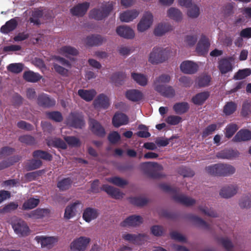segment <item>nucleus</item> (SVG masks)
<instances>
[{
  "instance_id": "nucleus-1",
  "label": "nucleus",
  "mask_w": 251,
  "mask_h": 251,
  "mask_svg": "<svg viewBox=\"0 0 251 251\" xmlns=\"http://www.w3.org/2000/svg\"><path fill=\"white\" fill-rule=\"evenodd\" d=\"M205 170L211 176H227L234 174L236 170L230 164L218 163L206 167Z\"/></svg>"
},
{
  "instance_id": "nucleus-2",
  "label": "nucleus",
  "mask_w": 251,
  "mask_h": 251,
  "mask_svg": "<svg viewBox=\"0 0 251 251\" xmlns=\"http://www.w3.org/2000/svg\"><path fill=\"white\" fill-rule=\"evenodd\" d=\"M160 188L166 192L174 194L173 199L177 202L186 206H191L196 203V201L191 198L183 195L177 194V193L179 191V190L176 188H173L166 184H161Z\"/></svg>"
},
{
  "instance_id": "nucleus-3",
  "label": "nucleus",
  "mask_w": 251,
  "mask_h": 251,
  "mask_svg": "<svg viewBox=\"0 0 251 251\" xmlns=\"http://www.w3.org/2000/svg\"><path fill=\"white\" fill-rule=\"evenodd\" d=\"M113 9L112 2L102 4L100 8H94L89 13V16L96 20H102L107 17Z\"/></svg>"
},
{
  "instance_id": "nucleus-4",
  "label": "nucleus",
  "mask_w": 251,
  "mask_h": 251,
  "mask_svg": "<svg viewBox=\"0 0 251 251\" xmlns=\"http://www.w3.org/2000/svg\"><path fill=\"white\" fill-rule=\"evenodd\" d=\"M140 167L149 177L153 178L160 177V175L157 171L161 170L163 168L158 163L154 162H145L141 163Z\"/></svg>"
},
{
  "instance_id": "nucleus-5",
  "label": "nucleus",
  "mask_w": 251,
  "mask_h": 251,
  "mask_svg": "<svg viewBox=\"0 0 251 251\" xmlns=\"http://www.w3.org/2000/svg\"><path fill=\"white\" fill-rule=\"evenodd\" d=\"M169 50L161 47H154L151 52L149 61L151 64H158L164 62L168 58Z\"/></svg>"
},
{
  "instance_id": "nucleus-6",
  "label": "nucleus",
  "mask_w": 251,
  "mask_h": 251,
  "mask_svg": "<svg viewBox=\"0 0 251 251\" xmlns=\"http://www.w3.org/2000/svg\"><path fill=\"white\" fill-rule=\"evenodd\" d=\"M68 126L75 128H82L85 125L84 118L81 114L78 112H71L66 120Z\"/></svg>"
},
{
  "instance_id": "nucleus-7",
  "label": "nucleus",
  "mask_w": 251,
  "mask_h": 251,
  "mask_svg": "<svg viewBox=\"0 0 251 251\" xmlns=\"http://www.w3.org/2000/svg\"><path fill=\"white\" fill-rule=\"evenodd\" d=\"M12 226L14 232L20 237H25L29 234V226L25 221L21 219L13 222Z\"/></svg>"
},
{
  "instance_id": "nucleus-8",
  "label": "nucleus",
  "mask_w": 251,
  "mask_h": 251,
  "mask_svg": "<svg viewBox=\"0 0 251 251\" xmlns=\"http://www.w3.org/2000/svg\"><path fill=\"white\" fill-rule=\"evenodd\" d=\"M91 242V239L85 236H80L74 240L70 244L73 251H85Z\"/></svg>"
},
{
  "instance_id": "nucleus-9",
  "label": "nucleus",
  "mask_w": 251,
  "mask_h": 251,
  "mask_svg": "<svg viewBox=\"0 0 251 251\" xmlns=\"http://www.w3.org/2000/svg\"><path fill=\"white\" fill-rule=\"evenodd\" d=\"M153 15L149 12H145L137 25L138 31L142 32L150 27L153 22Z\"/></svg>"
},
{
  "instance_id": "nucleus-10",
  "label": "nucleus",
  "mask_w": 251,
  "mask_h": 251,
  "mask_svg": "<svg viewBox=\"0 0 251 251\" xmlns=\"http://www.w3.org/2000/svg\"><path fill=\"white\" fill-rule=\"evenodd\" d=\"M89 127L92 132L96 136L103 137L105 135V131L102 125L94 119L89 120Z\"/></svg>"
},
{
  "instance_id": "nucleus-11",
  "label": "nucleus",
  "mask_w": 251,
  "mask_h": 251,
  "mask_svg": "<svg viewBox=\"0 0 251 251\" xmlns=\"http://www.w3.org/2000/svg\"><path fill=\"white\" fill-rule=\"evenodd\" d=\"M90 7V3L84 2L78 3L70 9V12L74 16L82 17L87 12Z\"/></svg>"
},
{
  "instance_id": "nucleus-12",
  "label": "nucleus",
  "mask_w": 251,
  "mask_h": 251,
  "mask_svg": "<svg viewBox=\"0 0 251 251\" xmlns=\"http://www.w3.org/2000/svg\"><path fill=\"white\" fill-rule=\"evenodd\" d=\"M37 102L39 106L44 108H50L55 104V100L44 93L38 95Z\"/></svg>"
},
{
  "instance_id": "nucleus-13",
  "label": "nucleus",
  "mask_w": 251,
  "mask_h": 251,
  "mask_svg": "<svg viewBox=\"0 0 251 251\" xmlns=\"http://www.w3.org/2000/svg\"><path fill=\"white\" fill-rule=\"evenodd\" d=\"M123 239L132 243L134 244L141 245L146 240L147 235L146 234H130L127 233L123 234L122 236Z\"/></svg>"
},
{
  "instance_id": "nucleus-14",
  "label": "nucleus",
  "mask_w": 251,
  "mask_h": 251,
  "mask_svg": "<svg viewBox=\"0 0 251 251\" xmlns=\"http://www.w3.org/2000/svg\"><path fill=\"white\" fill-rule=\"evenodd\" d=\"M209 46L208 38L206 36L202 35L197 44L196 51L200 55H204L207 53Z\"/></svg>"
},
{
  "instance_id": "nucleus-15",
  "label": "nucleus",
  "mask_w": 251,
  "mask_h": 251,
  "mask_svg": "<svg viewBox=\"0 0 251 251\" xmlns=\"http://www.w3.org/2000/svg\"><path fill=\"white\" fill-rule=\"evenodd\" d=\"M81 205L82 203L79 201H76L68 205L65 210L64 218L69 220L75 216L77 212V209Z\"/></svg>"
},
{
  "instance_id": "nucleus-16",
  "label": "nucleus",
  "mask_w": 251,
  "mask_h": 251,
  "mask_svg": "<svg viewBox=\"0 0 251 251\" xmlns=\"http://www.w3.org/2000/svg\"><path fill=\"white\" fill-rule=\"evenodd\" d=\"M239 152L237 150L233 149H225L221 151L216 154L218 158L232 160L237 157Z\"/></svg>"
},
{
  "instance_id": "nucleus-17",
  "label": "nucleus",
  "mask_w": 251,
  "mask_h": 251,
  "mask_svg": "<svg viewBox=\"0 0 251 251\" xmlns=\"http://www.w3.org/2000/svg\"><path fill=\"white\" fill-rule=\"evenodd\" d=\"M238 187L236 185H229L222 188L220 195L224 198L228 199L232 197L237 193Z\"/></svg>"
},
{
  "instance_id": "nucleus-18",
  "label": "nucleus",
  "mask_w": 251,
  "mask_h": 251,
  "mask_svg": "<svg viewBox=\"0 0 251 251\" xmlns=\"http://www.w3.org/2000/svg\"><path fill=\"white\" fill-rule=\"evenodd\" d=\"M35 240L40 243L42 247H51L58 241V238L55 237H46L44 236H37Z\"/></svg>"
},
{
  "instance_id": "nucleus-19",
  "label": "nucleus",
  "mask_w": 251,
  "mask_h": 251,
  "mask_svg": "<svg viewBox=\"0 0 251 251\" xmlns=\"http://www.w3.org/2000/svg\"><path fill=\"white\" fill-rule=\"evenodd\" d=\"M142 223V219L141 216L131 215L126 218L120 225L123 227L135 226L139 225Z\"/></svg>"
},
{
  "instance_id": "nucleus-20",
  "label": "nucleus",
  "mask_w": 251,
  "mask_h": 251,
  "mask_svg": "<svg viewBox=\"0 0 251 251\" xmlns=\"http://www.w3.org/2000/svg\"><path fill=\"white\" fill-rule=\"evenodd\" d=\"M181 71L187 74H193L195 73L198 70L197 65L190 61H183L180 66Z\"/></svg>"
},
{
  "instance_id": "nucleus-21",
  "label": "nucleus",
  "mask_w": 251,
  "mask_h": 251,
  "mask_svg": "<svg viewBox=\"0 0 251 251\" xmlns=\"http://www.w3.org/2000/svg\"><path fill=\"white\" fill-rule=\"evenodd\" d=\"M129 119L128 117L122 113H116L112 118V124L115 127H119L121 126L127 125Z\"/></svg>"
},
{
  "instance_id": "nucleus-22",
  "label": "nucleus",
  "mask_w": 251,
  "mask_h": 251,
  "mask_svg": "<svg viewBox=\"0 0 251 251\" xmlns=\"http://www.w3.org/2000/svg\"><path fill=\"white\" fill-rule=\"evenodd\" d=\"M101 189L106 192L107 194L110 195L112 198L116 199H120L123 197V193L118 188L113 186H109L107 184H103Z\"/></svg>"
},
{
  "instance_id": "nucleus-23",
  "label": "nucleus",
  "mask_w": 251,
  "mask_h": 251,
  "mask_svg": "<svg viewBox=\"0 0 251 251\" xmlns=\"http://www.w3.org/2000/svg\"><path fill=\"white\" fill-rule=\"evenodd\" d=\"M94 104L96 108L107 109L110 105L109 98L104 94H100L94 101Z\"/></svg>"
},
{
  "instance_id": "nucleus-24",
  "label": "nucleus",
  "mask_w": 251,
  "mask_h": 251,
  "mask_svg": "<svg viewBox=\"0 0 251 251\" xmlns=\"http://www.w3.org/2000/svg\"><path fill=\"white\" fill-rule=\"evenodd\" d=\"M116 32L119 36L126 39H132L135 35L134 31L131 28L126 26L117 27Z\"/></svg>"
},
{
  "instance_id": "nucleus-25",
  "label": "nucleus",
  "mask_w": 251,
  "mask_h": 251,
  "mask_svg": "<svg viewBox=\"0 0 251 251\" xmlns=\"http://www.w3.org/2000/svg\"><path fill=\"white\" fill-rule=\"evenodd\" d=\"M157 87L155 90L164 97L172 98L175 96V90L172 86L166 85L162 87Z\"/></svg>"
},
{
  "instance_id": "nucleus-26",
  "label": "nucleus",
  "mask_w": 251,
  "mask_h": 251,
  "mask_svg": "<svg viewBox=\"0 0 251 251\" xmlns=\"http://www.w3.org/2000/svg\"><path fill=\"white\" fill-rule=\"evenodd\" d=\"M210 93L208 91H204L199 93L192 97V101L196 105H201L208 99Z\"/></svg>"
},
{
  "instance_id": "nucleus-27",
  "label": "nucleus",
  "mask_w": 251,
  "mask_h": 251,
  "mask_svg": "<svg viewBox=\"0 0 251 251\" xmlns=\"http://www.w3.org/2000/svg\"><path fill=\"white\" fill-rule=\"evenodd\" d=\"M218 69L222 74H225L232 70V66L228 59L224 58L218 63Z\"/></svg>"
},
{
  "instance_id": "nucleus-28",
  "label": "nucleus",
  "mask_w": 251,
  "mask_h": 251,
  "mask_svg": "<svg viewBox=\"0 0 251 251\" xmlns=\"http://www.w3.org/2000/svg\"><path fill=\"white\" fill-rule=\"evenodd\" d=\"M104 38L100 35H91L87 37L86 44L89 46H99L102 44Z\"/></svg>"
},
{
  "instance_id": "nucleus-29",
  "label": "nucleus",
  "mask_w": 251,
  "mask_h": 251,
  "mask_svg": "<svg viewBox=\"0 0 251 251\" xmlns=\"http://www.w3.org/2000/svg\"><path fill=\"white\" fill-rule=\"evenodd\" d=\"M47 144L49 147H53L63 150H65L67 148L65 142L59 138H53L47 140Z\"/></svg>"
},
{
  "instance_id": "nucleus-30",
  "label": "nucleus",
  "mask_w": 251,
  "mask_h": 251,
  "mask_svg": "<svg viewBox=\"0 0 251 251\" xmlns=\"http://www.w3.org/2000/svg\"><path fill=\"white\" fill-rule=\"evenodd\" d=\"M139 14L136 10H127L120 14V19L122 22H129L135 19Z\"/></svg>"
},
{
  "instance_id": "nucleus-31",
  "label": "nucleus",
  "mask_w": 251,
  "mask_h": 251,
  "mask_svg": "<svg viewBox=\"0 0 251 251\" xmlns=\"http://www.w3.org/2000/svg\"><path fill=\"white\" fill-rule=\"evenodd\" d=\"M77 94L83 100L86 101H90L94 99L97 93L94 89H79L77 92Z\"/></svg>"
},
{
  "instance_id": "nucleus-32",
  "label": "nucleus",
  "mask_w": 251,
  "mask_h": 251,
  "mask_svg": "<svg viewBox=\"0 0 251 251\" xmlns=\"http://www.w3.org/2000/svg\"><path fill=\"white\" fill-rule=\"evenodd\" d=\"M50 210L47 208H37L28 214V217L33 219H40L48 216Z\"/></svg>"
},
{
  "instance_id": "nucleus-33",
  "label": "nucleus",
  "mask_w": 251,
  "mask_h": 251,
  "mask_svg": "<svg viewBox=\"0 0 251 251\" xmlns=\"http://www.w3.org/2000/svg\"><path fill=\"white\" fill-rule=\"evenodd\" d=\"M251 139V131L248 129H241L233 138L235 142L248 141Z\"/></svg>"
},
{
  "instance_id": "nucleus-34",
  "label": "nucleus",
  "mask_w": 251,
  "mask_h": 251,
  "mask_svg": "<svg viewBox=\"0 0 251 251\" xmlns=\"http://www.w3.org/2000/svg\"><path fill=\"white\" fill-rule=\"evenodd\" d=\"M42 77V76L39 73L31 71H25L23 74L24 79L27 82L32 83L38 82Z\"/></svg>"
},
{
  "instance_id": "nucleus-35",
  "label": "nucleus",
  "mask_w": 251,
  "mask_h": 251,
  "mask_svg": "<svg viewBox=\"0 0 251 251\" xmlns=\"http://www.w3.org/2000/svg\"><path fill=\"white\" fill-rule=\"evenodd\" d=\"M126 98L132 101H138L141 100L143 97L142 93L136 89L129 90L126 93Z\"/></svg>"
},
{
  "instance_id": "nucleus-36",
  "label": "nucleus",
  "mask_w": 251,
  "mask_h": 251,
  "mask_svg": "<svg viewBox=\"0 0 251 251\" xmlns=\"http://www.w3.org/2000/svg\"><path fill=\"white\" fill-rule=\"evenodd\" d=\"M98 216V210L91 207L87 208L83 213V218L87 222H90L92 220L96 219Z\"/></svg>"
},
{
  "instance_id": "nucleus-37",
  "label": "nucleus",
  "mask_w": 251,
  "mask_h": 251,
  "mask_svg": "<svg viewBox=\"0 0 251 251\" xmlns=\"http://www.w3.org/2000/svg\"><path fill=\"white\" fill-rule=\"evenodd\" d=\"M171 80V77L169 75L162 74L156 77L154 81L153 85L154 90L157 88V87H162L166 85L165 84L169 83Z\"/></svg>"
},
{
  "instance_id": "nucleus-38",
  "label": "nucleus",
  "mask_w": 251,
  "mask_h": 251,
  "mask_svg": "<svg viewBox=\"0 0 251 251\" xmlns=\"http://www.w3.org/2000/svg\"><path fill=\"white\" fill-rule=\"evenodd\" d=\"M17 22L15 19H12L6 22L5 24L0 28V31L2 33L7 34L14 30L17 26Z\"/></svg>"
},
{
  "instance_id": "nucleus-39",
  "label": "nucleus",
  "mask_w": 251,
  "mask_h": 251,
  "mask_svg": "<svg viewBox=\"0 0 251 251\" xmlns=\"http://www.w3.org/2000/svg\"><path fill=\"white\" fill-rule=\"evenodd\" d=\"M172 26L168 23L159 24L155 27L154 33L156 36H162L167 32L172 30Z\"/></svg>"
},
{
  "instance_id": "nucleus-40",
  "label": "nucleus",
  "mask_w": 251,
  "mask_h": 251,
  "mask_svg": "<svg viewBox=\"0 0 251 251\" xmlns=\"http://www.w3.org/2000/svg\"><path fill=\"white\" fill-rule=\"evenodd\" d=\"M189 109V104L187 102H177L173 106V109L177 114H183L187 112Z\"/></svg>"
},
{
  "instance_id": "nucleus-41",
  "label": "nucleus",
  "mask_w": 251,
  "mask_h": 251,
  "mask_svg": "<svg viewBox=\"0 0 251 251\" xmlns=\"http://www.w3.org/2000/svg\"><path fill=\"white\" fill-rule=\"evenodd\" d=\"M32 155L35 158H41L43 160L50 161L52 159V156L46 151L36 150L33 151Z\"/></svg>"
},
{
  "instance_id": "nucleus-42",
  "label": "nucleus",
  "mask_w": 251,
  "mask_h": 251,
  "mask_svg": "<svg viewBox=\"0 0 251 251\" xmlns=\"http://www.w3.org/2000/svg\"><path fill=\"white\" fill-rule=\"evenodd\" d=\"M131 77L137 83L141 86H145L147 84L148 79L144 75L132 73Z\"/></svg>"
},
{
  "instance_id": "nucleus-43",
  "label": "nucleus",
  "mask_w": 251,
  "mask_h": 251,
  "mask_svg": "<svg viewBox=\"0 0 251 251\" xmlns=\"http://www.w3.org/2000/svg\"><path fill=\"white\" fill-rule=\"evenodd\" d=\"M168 16L170 18L176 21H180L182 19V13L177 8H170L168 11Z\"/></svg>"
},
{
  "instance_id": "nucleus-44",
  "label": "nucleus",
  "mask_w": 251,
  "mask_h": 251,
  "mask_svg": "<svg viewBox=\"0 0 251 251\" xmlns=\"http://www.w3.org/2000/svg\"><path fill=\"white\" fill-rule=\"evenodd\" d=\"M211 78L210 75H200L197 79V83L199 87H205L210 84Z\"/></svg>"
},
{
  "instance_id": "nucleus-45",
  "label": "nucleus",
  "mask_w": 251,
  "mask_h": 251,
  "mask_svg": "<svg viewBox=\"0 0 251 251\" xmlns=\"http://www.w3.org/2000/svg\"><path fill=\"white\" fill-rule=\"evenodd\" d=\"M40 201L38 199L30 198L26 201L23 204V210H29L36 207L39 203Z\"/></svg>"
},
{
  "instance_id": "nucleus-46",
  "label": "nucleus",
  "mask_w": 251,
  "mask_h": 251,
  "mask_svg": "<svg viewBox=\"0 0 251 251\" xmlns=\"http://www.w3.org/2000/svg\"><path fill=\"white\" fill-rule=\"evenodd\" d=\"M72 182V179L69 177L63 178L58 182L57 186L60 191H64L71 187Z\"/></svg>"
},
{
  "instance_id": "nucleus-47",
  "label": "nucleus",
  "mask_w": 251,
  "mask_h": 251,
  "mask_svg": "<svg viewBox=\"0 0 251 251\" xmlns=\"http://www.w3.org/2000/svg\"><path fill=\"white\" fill-rule=\"evenodd\" d=\"M60 52L64 55H72L75 56L78 54V50L74 47L70 46H65L60 49Z\"/></svg>"
},
{
  "instance_id": "nucleus-48",
  "label": "nucleus",
  "mask_w": 251,
  "mask_h": 251,
  "mask_svg": "<svg viewBox=\"0 0 251 251\" xmlns=\"http://www.w3.org/2000/svg\"><path fill=\"white\" fill-rule=\"evenodd\" d=\"M189 219L197 226L207 229L209 228L208 224L201 218L191 215L189 216Z\"/></svg>"
},
{
  "instance_id": "nucleus-49",
  "label": "nucleus",
  "mask_w": 251,
  "mask_h": 251,
  "mask_svg": "<svg viewBox=\"0 0 251 251\" xmlns=\"http://www.w3.org/2000/svg\"><path fill=\"white\" fill-rule=\"evenodd\" d=\"M242 208H249L251 207V194L243 196L239 203Z\"/></svg>"
},
{
  "instance_id": "nucleus-50",
  "label": "nucleus",
  "mask_w": 251,
  "mask_h": 251,
  "mask_svg": "<svg viewBox=\"0 0 251 251\" xmlns=\"http://www.w3.org/2000/svg\"><path fill=\"white\" fill-rule=\"evenodd\" d=\"M129 201L131 203L137 206H144L148 202V200L147 198L141 197L130 198Z\"/></svg>"
},
{
  "instance_id": "nucleus-51",
  "label": "nucleus",
  "mask_w": 251,
  "mask_h": 251,
  "mask_svg": "<svg viewBox=\"0 0 251 251\" xmlns=\"http://www.w3.org/2000/svg\"><path fill=\"white\" fill-rule=\"evenodd\" d=\"M237 105L232 101L228 102L224 107L223 112L226 116L233 114L236 110Z\"/></svg>"
},
{
  "instance_id": "nucleus-52",
  "label": "nucleus",
  "mask_w": 251,
  "mask_h": 251,
  "mask_svg": "<svg viewBox=\"0 0 251 251\" xmlns=\"http://www.w3.org/2000/svg\"><path fill=\"white\" fill-rule=\"evenodd\" d=\"M251 74V69L246 68L242 70H239L234 75L233 78L236 80H241L245 78Z\"/></svg>"
},
{
  "instance_id": "nucleus-53",
  "label": "nucleus",
  "mask_w": 251,
  "mask_h": 251,
  "mask_svg": "<svg viewBox=\"0 0 251 251\" xmlns=\"http://www.w3.org/2000/svg\"><path fill=\"white\" fill-rule=\"evenodd\" d=\"M239 127L236 124L231 123L228 124L226 128V137L227 138H231L237 131Z\"/></svg>"
},
{
  "instance_id": "nucleus-54",
  "label": "nucleus",
  "mask_w": 251,
  "mask_h": 251,
  "mask_svg": "<svg viewBox=\"0 0 251 251\" xmlns=\"http://www.w3.org/2000/svg\"><path fill=\"white\" fill-rule=\"evenodd\" d=\"M47 117L56 122H61L63 120V117L61 113L59 111L46 112Z\"/></svg>"
},
{
  "instance_id": "nucleus-55",
  "label": "nucleus",
  "mask_w": 251,
  "mask_h": 251,
  "mask_svg": "<svg viewBox=\"0 0 251 251\" xmlns=\"http://www.w3.org/2000/svg\"><path fill=\"white\" fill-rule=\"evenodd\" d=\"M42 165V162L39 159H31L27 163L26 168L27 171H31L39 168Z\"/></svg>"
},
{
  "instance_id": "nucleus-56",
  "label": "nucleus",
  "mask_w": 251,
  "mask_h": 251,
  "mask_svg": "<svg viewBox=\"0 0 251 251\" xmlns=\"http://www.w3.org/2000/svg\"><path fill=\"white\" fill-rule=\"evenodd\" d=\"M23 69L24 65L22 63H11L7 67L8 71L14 74L20 73Z\"/></svg>"
},
{
  "instance_id": "nucleus-57",
  "label": "nucleus",
  "mask_w": 251,
  "mask_h": 251,
  "mask_svg": "<svg viewBox=\"0 0 251 251\" xmlns=\"http://www.w3.org/2000/svg\"><path fill=\"white\" fill-rule=\"evenodd\" d=\"M107 180L108 182L120 187H123L128 184V182L126 180L118 176L107 178Z\"/></svg>"
},
{
  "instance_id": "nucleus-58",
  "label": "nucleus",
  "mask_w": 251,
  "mask_h": 251,
  "mask_svg": "<svg viewBox=\"0 0 251 251\" xmlns=\"http://www.w3.org/2000/svg\"><path fill=\"white\" fill-rule=\"evenodd\" d=\"M18 158L17 156L9 158L7 160H3L0 162V170L8 168L12 165L14 163L18 162Z\"/></svg>"
},
{
  "instance_id": "nucleus-59",
  "label": "nucleus",
  "mask_w": 251,
  "mask_h": 251,
  "mask_svg": "<svg viewBox=\"0 0 251 251\" xmlns=\"http://www.w3.org/2000/svg\"><path fill=\"white\" fill-rule=\"evenodd\" d=\"M52 66L55 72L61 76L64 77L69 76V71L68 69L55 63H53Z\"/></svg>"
},
{
  "instance_id": "nucleus-60",
  "label": "nucleus",
  "mask_w": 251,
  "mask_h": 251,
  "mask_svg": "<svg viewBox=\"0 0 251 251\" xmlns=\"http://www.w3.org/2000/svg\"><path fill=\"white\" fill-rule=\"evenodd\" d=\"M19 140L22 143L27 145H33L36 143L34 137L29 135H24L19 138Z\"/></svg>"
},
{
  "instance_id": "nucleus-61",
  "label": "nucleus",
  "mask_w": 251,
  "mask_h": 251,
  "mask_svg": "<svg viewBox=\"0 0 251 251\" xmlns=\"http://www.w3.org/2000/svg\"><path fill=\"white\" fill-rule=\"evenodd\" d=\"M187 11V15L192 18H196L200 15V9L196 4L191 5Z\"/></svg>"
},
{
  "instance_id": "nucleus-62",
  "label": "nucleus",
  "mask_w": 251,
  "mask_h": 251,
  "mask_svg": "<svg viewBox=\"0 0 251 251\" xmlns=\"http://www.w3.org/2000/svg\"><path fill=\"white\" fill-rule=\"evenodd\" d=\"M138 128L140 130H144L143 131H139L136 133L138 137L141 138H148L151 136V133L148 131V129L145 125H140Z\"/></svg>"
},
{
  "instance_id": "nucleus-63",
  "label": "nucleus",
  "mask_w": 251,
  "mask_h": 251,
  "mask_svg": "<svg viewBox=\"0 0 251 251\" xmlns=\"http://www.w3.org/2000/svg\"><path fill=\"white\" fill-rule=\"evenodd\" d=\"M126 77L125 73L122 72H117L112 75L111 76L112 80L117 84H122V81Z\"/></svg>"
},
{
  "instance_id": "nucleus-64",
  "label": "nucleus",
  "mask_w": 251,
  "mask_h": 251,
  "mask_svg": "<svg viewBox=\"0 0 251 251\" xmlns=\"http://www.w3.org/2000/svg\"><path fill=\"white\" fill-rule=\"evenodd\" d=\"M166 123L171 125H177L182 121V118L176 115H171L168 116L165 120Z\"/></svg>"
}]
</instances>
